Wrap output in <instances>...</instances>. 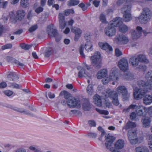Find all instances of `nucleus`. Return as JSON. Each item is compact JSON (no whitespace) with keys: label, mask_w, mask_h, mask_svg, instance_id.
Masks as SVG:
<instances>
[{"label":"nucleus","mask_w":152,"mask_h":152,"mask_svg":"<svg viewBox=\"0 0 152 152\" xmlns=\"http://www.w3.org/2000/svg\"><path fill=\"white\" fill-rule=\"evenodd\" d=\"M137 84L142 88L138 89L134 92V97L135 99H141L146 93L152 90V83L150 82L140 80L137 82Z\"/></svg>","instance_id":"f257e3e1"},{"label":"nucleus","mask_w":152,"mask_h":152,"mask_svg":"<svg viewBox=\"0 0 152 152\" xmlns=\"http://www.w3.org/2000/svg\"><path fill=\"white\" fill-rule=\"evenodd\" d=\"M152 12L148 8L145 7L142 10V12L139 17V19L141 23H146L151 18Z\"/></svg>","instance_id":"f03ea898"},{"label":"nucleus","mask_w":152,"mask_h":152,"mask_svg":"<svg viewBox=\"0 0 152 152\" xmlns=\"http://www.w3.org/2000/svg\"><path fill=\"white\" fill-rule=\"evenodd\" d=\"M117 93L121 94L124 101L128 100L129 98L130 94L127 91V88L124 86H119L116 89Z\"/></svg>","instance_id":"7ed1b4c3"},{"label":"nucleus","mask_w":152,"mask_h":152,"mask_svg":"<svg viewBox=\"0 0 152 152\" xmlns=\"http://www.w3.org/2000/svg\"><path fill=\"white\" fill-rule=\"evenodd\" d=\"M105 140H106V142L105 143V145L107 148L110 149V151L112 152H121L116 150L114 149L113 148H110L115 140L114 137L110 134H108L105 135Z\"/></svg>","instance_id":"20e7f679"},{"label":"nucleus","mask_w":152,"mask_h":152,"mask_svg":"<svg viewBox=\"0 0 152 152\" xmlns=\"http://www.w3.org/2000/svg\"><path fill=\"white\" fill-rule=\"evenodd\" d=\"M84 48H85V50L88 52L91 51L93 49L92 44L90 41L87 42L85 45H81L79 48V51L81 56L83 58H85V55L83 53Z\"/></svg>","instance_id":"39448f33"},{"label":"nucleus","mask_w":152,"mask_h":152,"mask_svg":"<svg viewBox=\"0 0 152 152\" xmlns=\"http://www.w3.org/2000/svg\"><path fill=\"white\" fill-rule=\"evenodd\" d=\"M67 105L69 107L78 108L80 107L81 103L79 99L71 97L66 102Z\"/></svg>","instance_id":"423d86ee"},{"label":"nucleus","mask_w":152,"mask_h":152,"mask_svg":"<svg viewBox=\"0 0 152 152\" xmlns=\"http://www.w3.org/2000/svg\"><path fill=\"white\" fill-rule=\"evenodd\" d=\"M118 66L120 70L125 72L129 69V66L127 60L123 58L121 59L118 62Z\"/></svg>","instance_id":"0eeeda50"},{"label":"nucleus","mask_w":152,"mask_h":152,"mask_svg":"<svg viewBox=\"0 0 152 152\" xmlns=\"http://www.w3.org/2000/svg\"><path fill=\"white\" fill-rule=\"evenodd\" d=\"M47 31L48 35L50 36L55 37L56 42H58L60 41L61 39V37L58 34L56 29L50 28L49 26H48L47 28Z\"/></svg>","instance_id":"6e6552de"},{"label":"nucleus","mask_w":152,"mask_h":152,"mask_svg":"<svg viewBox=\"0 0 152 152\" xmlns=\"http://www.w3.org/2000/svg\"><path fill=\"white\" fill-rule=\"evenodd\" d=\"M115 42L119 45L125 44L129 42L128 38L124 35L121 34L116 36L115 38Z\"/></svg>","instance_id":"1a4fd4ad"},{"label":"nucleus","mask_w":152,"mask_h":152,"mask_svg":"<svg viewBox=\"0 0 152 152\" xmlns=\"http://www.w3.org/2000/svg\"><path fill=\"white\" fill-rule=\"evenodd\" d=\"M142 33H143L145 36H146L148 33H146L145 31L142 30V28L140 26L137 27L136 31H134L132 33V35L133 39H137L140 37Z\"/></svg>","instance_id":"9d476101"},{"label":"nucleus","mask_w":152,"mask_h":152,"mask_svg":"<svg viewBox=\"0 0 152 152\" xmlns=\"http://www.w3.org/2000/svg\"><path fill=\"white\" fill-rule=\"evenodd\" d=\"M117 93L115 91H113L110 88L106 89L103 93V96L105 98H112L116 96Z\"/></svg>","instance_id":"9b49d317"},{"label":"nucleus","mask_w":152,"mask_h":152,"mask_svg":"<svg viewBox=\"0 0 152 152\" xmlns=\"http://www.w3.org/2000/svg\"><path fill=\"white\" fill-rule=\"evenodd\" d=\"M105 32L107 36L112 37L115 34L116 30L113 26L108 25L105 29Z\"/></svg>","instance_id":"f8f14e48"},{"label":"nucleus","mask_w":152,"mask_h":152,"mask_svg":"<svg viewBox=\"0 0 152 152\" xmlns=\"http://www.w3.org/2000/svg\"><path fill=\"white\" fill-rule=\"evenodd\" d=\"M71 31L75 34L74 39V40L76 41H77L81 34V30L79 28L75 27H72L71 28Z\"/></svg>","instance_id":"ddd939ff"},{"label":"nucleus","mask_w":152,"mask_h":152,"mask_svg":"<svg viewBox=\"0 0 152 152\" xmlns=\"http://www.w3.org/2000/svg\"><path fill=\"white\" fill-rule=\"evenodd\" d=\"M118 74V69L115 68H113L110 71L109 77L113 80H117Z\"/></svg>","instance_id":"4468645a"},{"label":"nucleus","mask_w":152,"mask_h":152,"mask_svg":"<svg viewBox=\"0 0 152 152\" xmlns=\"http://www.w3.org/2000/svg\"><path fill=\"white\" fill-rule=\"evenodd\" d=\"M16 15L14 18V20L15 22L17 20H21L25 15V11L22 10H18L16 12Z\"/></svg>","instance_id":"2eb2a0df"},{"label":"nucleus","mask_w":152,"mask_h":152,"mask_svg":"<svg viewBox=\"0 0 152 152\" xmlns=\"http://www.w3.org/2000/svg\"><path fill=\"white\" fill-rule=\"evenodd\" d=\"M58 18L60 28L61 29H63L66 26L65 18L64 14L59 13L58 14Z\"/></svg>","instance_id":"dca6fc26"},{"label":"nucleus","mask_w":152,"mask_h":152,"mask_svg":"<svg viewBox=\"0 0 152 152\" xmlns=\"http://www.w3.org/2000/svg\"><path fill=\"white\" fill-rule=\"evenodd\" d=\"M102 58L101 57V54L99 52L96 53V68L99 69L102 66Z\"/></svg>","instance_id":"f3484780"},{"label":"nucleus","mask_w":152,"mask_h":152,"mask_svg":"<svg viewBox=\"0 0 152 152\" xmlns=\"http://www.w3.org/2000/svg\"><path fill=\"white\" fill-rule=\"evenodd\" d=\"M122 23L121 18L119 17H117L114 18L113 20L111 21L109 25L113 26V27L119 26Z\"/></svg>","instance_id":"a211bd4d"},{"label":"nucleus","mask_w":152,"mask_h":152,"mask_svg":"<svg viewBox=\"0 0 152 152\" xmlns=\"http://www.w3.org/2000/svg\"><path fill=\"white\" fill-rule=\"evenodd\" d=\"M107 70L106 69H102L99 71L97 74L98 79H101L104 77H106L107 76Z\"/></svg>","instance_id":"6ab92c4d"},{"label":"nucleus","mask_w":152,"mask_h":152,"mask_svg":"<svg viewBox=\"0 0 152 152\" xmlns=\"http://www.w3.org/2000/svg\"><path fill=\"white\" fill-rule=\"evenodd\" d=\"M151 120L149 118L146 117H144L141 120L143 126L145 128L148 127L150 125Z\"/></svg>","instance_id":"aec40b11"},{"label":"nucleus","mask_w":152,"mask_h":152,"mask_svg":"<svg viewBox=\"0 0 152 152\" xmlns=\"http://www.w3.org/2000/svg\"><path fill=\"white\" fill-rule=\"evenodd\" d=\"M98 45L100 48L103 50L110 51L112 50V48L107 43L99 42Z\"/></svg>","instance_id":"412c9836"},{"label":"nucleus","mask_w":152,"mask_h":152,"mask_svg":"<svg viewBox=\"0 0 152 152\" xmlns=\"http://www.w3.org/2000/svg\"><path fill=\"white\" fill-rule=\"evenodd\" d=\"M78 69H80V71H79L78 73V77L79 78H81L83 76L85 77H88L89 78H90L91 76L88 75L85 72V69L81 68L80 66H78L77 68Z\"/></svg>","instance_id":"4be33fe9"},{"label":"nucleus","mask_w":152,"mask_h":152,"mask_svg":"<svg viewBox=\"0 0 152 152\" xmlns=\"http://www.w3.org/2000/svg\"><path fill=\"white\" fill-rule=\"evenodd\" d=\"M90 60L91 62V65L90 66H88L86 64V63H84L85 66L86 67L87 69L88 70H90L91 69L93 68V67H94L95 65V56H91Z\"/></svg>","instance_id":"5701e85b"},{"label":"nucleus","mask_w":152,"mask_h":152,"mask_svg":"<svg viewBox=\"0 0 152 152\" xmlns=\"http://www.w3.org/2000/svg\"><path fill=\"white\" fill-rule=\"evenodd\" d=\"M139 62L135 56L131 57L129 60V63L133 67L137 66L139 64Z\"/></svg>","instance_id":"b1692460"},{"label":"nucleus","mask_w":152,"mask_h":152,"mask_svg":"<svg viewBox=\"0 0 152 152\" xmlns=\"http://www.w3.org/2000/svg\"><path fill=\"white\" fill-rule=\"evenodd\" d=\"M144 103L147 105L150 104L152 102V96L150 95H146L143 98Z\"/></svg>","instance_id":"393cba45"},{"label":"nucleus","mask_w":152,"mask_h":152,"mask_svg":"<svg viewBox=\"0 0 152 152\" xmlns=\"http://www.w3.org/2000/svg\"><path fill=\"white\" fill-rule=\"evenodd\" d=\"M123 75V78L127 80H131L134 79V75L129 72H125Z\"/></svg>","instance_id":"a878e982"},{"label":"nucleus","mask_w":152,"mask_h":152,"mask_svg":"<svg viewBox=\"0 0 152 152\" xmlns=\"http://www.w3.org/2000/svg\"><path fill=\"white\" fill-rule=\"evenodd\" d=\"M94 85L92 84L88 85L86 88L87 93L90 96L92 95L94 93Z\"/></svg>","instance_id":"bb28decb"},{"label":"nucleus","mask_w":152,"mask_h":152,"mask_svg":"<svg viewBox=\"0 0 152 152\" xmlns=\"http://www.w3.org/2000/svg\"><path fill=\"white\" fill-rule=\"evenodd\" d=\"M7 107L18 112L21 113H24L26 114H28V113L27 111H25L22 108H19L16 107H14L11 105H8Z\"/></svg>","instance_id":"cd10ccee"},{"label":"nucleus","mask_w":152,"mask_h":152,"mask_svg":"<svg viewBox=\"0 0 152 152\" xmlns=\"http://www.w3.org/2000/svg\"><path fill=\"white\" fill-rule=\"evenodd\" d=\"M124 143L122 140H118L115 144V148L118 149H121L124 146Z\"/></svg>","instance_id":"c85d7f7f"},{"label":"nucleus","mask_w":152,"mask_h":152,"mask_svg":"<svg viewBox=\"0 0 152 152\" xmlns=\"http://www.w3.org/2000/svg\"><path fill=\"white\" fill-rule=\"evenodd\" d=\"M131 136L130 134H129V136L128 139L130 143L132 145L136 144L138 142V140L137 136H135V134H134V136L133 137H132Z\"/></svg>","instance_id":"c756f323"},{"label":"nucleus","mask_w":152,"mask_h":152,"mask_svg":"<svg viewBox=\"0 0 152 152\" xmlns=\"http://www.w3.org/2000/svg\"><path fill=\"white\" fill-rule=\"evenodd\" d=\"M136 125L135 123L132 121H129L126 124V126L124 127L126 130L129 129H132L135 127Z\"/></svg>","instance_id":"7c9ffc66"},{"label":"nucleus","mask_w":152,"mask_h":152,"mask_svg":"<svg viewBox=\"0 0 152 152\" xmlns=\"http://www.w3.org/2000/svg\"><path fill=\"white\" fill-rule=\"evenodd\" d=\"M118 29L120 32L125 33L128 30L129 28L127 26L122 23L119 26Z\"/></svg>","instance_id":"2f4dec72"},{"label":"nucleus","mask_w":152,"mask_h":152,"mask_svg":"<svg viewBox=\"0 0 152 152\" xmlns=\"http://www.w3.org/2000/svg\"><path fill=\"white\" fill-rule=\"evenodd\" d=\"M136 57L139 62L146 63L148 62V60L147 59L145 56L144 55L140 54L138 55Z\"/></svg>","instance_id":"473e14b6"},{"label":"nucleus","mask_w":152,"mask_h":152,"mask_svg":"<svg viewBox=\"0 0 152 152\" xmlns=\"http://www.w3.org/2000/svg\"><path fill=\"white\" fill-rule=\"evenodd\" d=\"M136 152H149L148 148L146 147L141 146L135 148Z\"/></svg>","instance_id":"72a5a7b5"},{"label":"nucleus","mask_w":152,"mask_h":152,"mask_svg":"<svg viewBox=\"0 0 152 152\" xmlns=\"http://www.w3.org/2000/svg\"><path fill=\"white\" fill-rule=\"evenodd\" d=\"M131 7L130 5H125L121 8V12L124 13L127 12H130Z\"/></svg>","instance_id":"f704fd0d"},{"label":"nucleus","mask_w":152,"mask_h":152,"mask_svg":"<svg viewBox=\"0 0 152 152\" xmlns=\"http://www.w3.org/2000/svg\"><path fill=\"white\" fill-rule=\"evenodd\" d=\"M123 18L124 21L128 22L130 20L132 19V15L130 12H127L123 13Z\"/></svg>","instance_id":"c9c22d12"},{"label":"nucleus","mask_w":152,"mask_h":152,"mask_svg":"<svg viewBox=\"0 0 152 152\" xmlns=\"http://www.w3.org/2000/svg\"><path fill=\"white\" fill-rule=\"evenodd\" d=\"M60 96H64V98L66 99H69L71 97H72L71 94L66 91H61L60 94Z\"/></svg>","instance_id":"e433bc0d"},{"label":"nucleus","mask_w":152,"mask_h":152,"mask_svg":"<svg viewBox=\"0 0 152 152\" xmlns=\"http://www.w3.org/2000/svg\"><path fill=\"white\" fill-rule=\"evenodd\" d=\"M11 76L12 77V80L15 81L18 79V76L14 72H10L7 75V77L10 80H11Z\"/></svg>","instance_id":"4c0bfd02"},{"label":"nucleus","mask_w":152,"mask_h":152,"mask_svg":"<svg viewBox=\"0 0 152 152\" xmlns=\"http://www.w3.org/2000/svg\"><path fill=\"white\" fill-rule=\"evenodd\" d=\"M54 52L53 48L52 47H49L47 48L45 53V56L47 57H49Z\"/></svg>","instance_id":"58836bf2"},{"label":"nucleus","mask_w":152,"mask_h":152,"mask_svg":"<svg viewBox=\"0 0 152 152\" xmlns=\"http://www.w3.org/2000/svg\"><path fill=\"white\" fill-rule=\"evenodd\" d=\"M96 105L98 107H101L102 105V101L100 96L96 94Z\"/></svg>","instance_id":"ea45409f"},{"label":"nucleus","mask_w":152,"mask_h":152,"mask_svg":"<svg viewBox=\"0 0 152 152\" xmlns=\"http://www.w3.org/2000/svg\"><path fill=\"white\" fill-rule=\"evenodd\" d=\"M137 114V116L144 117L145 115V108H142L138 110H136Z\"/></svg>","instance_id":"a19ab883"},{"label":"nucleus","mask_w":152,"mask_h":152,"mask_svg":"<svg viewBox=\"0 0 152 152\" xmlns=\"http://www.w3.org/2000/svg\"><path fill=\"white\" fill-rule=\"evenodd\" d=\"M79 2V0H70L68 1L67 5L69 6H72L78 4Z\"/></svg>","instance_id":"79ce46f5"},{"label":"nucleus","mask_w":152,"mask_h":152,"mask_svg":"<svg viewBox=\"0 0 152 152\" xmlns=\"http://www.w3.org/2000/svg\"><path fill=\"white\" fill-rule=\"evenodd\" d=\"M28 1L27 0H21L20 5L21 7L23 8H26L28 6Z\"/></svg>","instance_id":"37998d69"},{"label":"nucleus","mask_w":152,"mask_h":152,"mask_svg":"<svg viewBox=\"0 0 152 152\" xmlns=\"http://www.w3.org/2000/svg\"><path fill=\"white\" fill-rule=\"evenodd\" d=\"M83 108L85 111H88L91 109L90 104L88 102H85L83 104Z\"/></svg>","instance_id":"c03bdc74"},{"label":"nucleus","mask_w":152,"mask_h":152,"mask_svg":"<svg viewBox=\"0 0 152 152\" xmlns=\"http://www.w3.org/2000/svg\"><path fill=\"white\" fill-rule=\"evenodd\" d=\"M145 77L146 79L152 82V71L148 72L145 75Z\"/></svg>","instance_id":"a18cd8bd"},{"label":"nucleus","mask_w":152,"mask_h":152,"mask_svg":"<svg viewBox=\"0 0 152 152\" xmlns=\"http://www.w3.org/2000/svg\"><path fill=\"white\" fill-rule=\"evenodd\" d=\"M70 13L74 14V10L72 9H68L65 10L64 11V15L65 16H67L69 15Z\"/></svg>","instance_id":"49530a36"},{"label":"nucleus","mask_w":152,"mask_h":152,"mask_svg":"<svg viewBox=\"0 0 152 152\" xmlns=\"http://www.w3.org/2000/svg\"><path fill=\"white\" fill-rule=\"evenodd\" d=\"M116 96L113 98V104L116 106H118L119 104V102L118 100V94H117Z\"/></svg>","instance_id":"de8ad7c7"},{"label":"nucleus","mask_w":152,"mask_h":152,"mask_svg":"<svg viewBox=\"0 0 152 152\" xmlns=\"http://www.w3.org/2000/svg\"><path fill=\"white\" fill-rule=\"evenodd\" d=\"M137 114L134 112H133L131 113L130 115V118L132 120L137 121L138 118H137Z\"/></svg>","instance_id":"09e8293b"},{"label":"nucleus","mask_w":152,"mask_h":152,"mask_svg":"<svg viewBox=\"0 0 152 152\" xmlns=\"http://www.w3.org/2000/svg\"><path fill=\"white\" fill-rule=\"evenodd\" d=\"M20 46L23 49L28 50L31 48L32 47V45H28L24 43H22L20 44Z\"/></svg>","instance_id":"8fccbe9b"},{"label":"nucleus","mask_w":152,"mask_h":152,"mask_svg":"<svg viewBox=\"0 0 152 152\" xmlns=\"http://www.w3.org/2000/svg\"><path fill=\"white\" fill-rule=\"evenodd\" d=\"M129 107L130 109L131 110H134L135 109H138L140 108L141 107H142V106L141 105H137L136 104H131L129 106Z\"/></svg>","instance_id":"3c124183"},{"label":"nucleus","mask_w":152,"mask_h":152,"mask_svg":"<svg viewBox=\"0 0 152 152\" xmlns=\"http://www.w3.org/2000/svg\"><path fill=\"white\" fill-rule=\"evenodd\" d=\"M96 110L100 114L107 115L109 114L107 110H100L97 108H96Z\"/></svg>","instance_id":"603ef678"},{"label":"nucleus","mask_w":152,"mask_h":152,"mask_svg":"<svg viewBox=\"0 0 152 152\" xmlns=\"http://www.w3.org/2000/svg\"><path fill=\"white\" fill-rule=\"evenodd\" d=\"M38 28V26L37 24H35L29 28L28 30V31L30 32H32L36 30Z\"/></svg>","instance_id":"864d4df0"},{"label":"nucleus","mask_w":152,"mask_h":152,"mask_svg":"<svg viewBox=\"0 0 152 152\" xmlns=\"http://www.w3.org/2000/svg\"><path fill=\"white\" fill-rule=\"evenodd\" d=\"M129 134H130L131 136L132 137H133L134 136V134H135V136H136V133L135 131L133 130H129L128 132V137L129 138Z\"/></svg>","instance_id":"5fc2aeb1"},{"label":"nucleus","mask_w":152,"mask_h":152,"mask_svg":"<svg viewBox=\"0 0 152 152\" xmlns=\"http://www.w3.org/2000/svg\"><path fill=\"white\" fill-rule=\"evenodd\" d=\"M100 19L102 23H107L106 20L105 16L104 15L101 14L100 17Z\"/></svg>","instance_id":"6e6d98bb"},{"label":"nucleus","mask_w":152,"mask_h":152,"mask_svg":"<svg viewBox=\"0 0 152 152\" xmlns=\"http://www.w3.org/2000/svg\"><path fill=\"white\" fill-rule=\"evenodd\" d=\"M43 8L42 6H39L37 7L35 10V11L37 14H39L40 13L43 11Z\"/></svg>","instance_id":"4d7b16f0"},{"label":"nucleus","mask_w":152,"mask_h":152,"mask_svg":"<svg viewBox=\"0 0 152 152\" xmlns=\"http://www.w3.org/2000/svg\"><path fill=\"white\" fill-rule=\"evenodd\" d=\"M78 6L81 8L83 11H85L87 9V7H86V5L83 3H81L79 4Z\"/></svg>","instance_id":"13d9d810"},{"label":"nucleus","mask_w":152,"mask_h":152,"mask_svg":"<svg viewBox=\"0 0 152 152\" xmlns=\"http://www.w3.org/2000/svg\"><path fill=\"white\" fill-rule=\"evenodd\" d=\"M91 33L89 32L86 33L84 36L85 39L88 41H90L91 39Z\"/></svg>","instance_id":"bf43d9fd"},{"label":"nucleus","mask_w":152,"mask_h":152,"mask_svg":"<svg viewBox=\"0 0 152 152\" xmlns=\"http://www.w3.org/2000/svg\"><path fill=\"white\" fill-rule=\"evenodd\" d=\"M12 45L11 44H9L2 46V49L4 50L6 49L11 48H12Z\"/></svg>","instance_id":"052dcab7"},{"label":"nucleus","mask_w":152,"mask_h":152,"mask_svg":"<svg viewBox=\"0 0 152 152\" xmlns=\"http://www.w3.org/2000/svg\"><path fill=\"white\" fill-rule=\"evenodd\" d=\"M10 86L13 87L14 88H20V86L19 85L16 83H10Z\"/></svg>","instance_id":"680f3d73"},{"label":"nucleus","mask_w":152,"mask_h":152,"mask_svg":"<svg viewBox=\"0 0 152 152\" xmlns=\"http://www.w3.org/2000/svg\"><path fill=\"white\" fill-rule=\"evenodd\" d=\"M110 78H108V77H104L102 80V82L104 84H106L108 83L109 82V80Z\"/></svg>","instance_id":"e2e57ef3"},{"label":"nucleus","mask_w":152,"mask_h":152,"mask_svg":"<svg viewBox=\"0 0 152 152\" xmlns=\"http://www.w3.org/2000/svg\"><path fill=\"white\" fill-rule=\"evenodd\" d=\"M7 4V1H1V0H0V7H2L3 8H5Z\"/></svg>","instance_id":"0e129e2a"},{"label":"nucleus","mask_w":152,"mask_h":152,"mask_svg":"<svg viewBox=\"0 0 152 152\" xmlns=\"http://www.w3.org/2000/svg\"><path fill=\"white\" fill-rule=\"evenodd\" d=\"M88 123L90 127L95 126V121L94 120H89L88 121Z\"/></svg>","instance_id":"69168bd1"},{"label":"nucleus","mask_w":152,"mask_h":152,"mask_svg":"<svg viewBox=\"0 0 152 152\" xmlns=\"http://www.w3.org/2000/svg\"><path fill=\"white\" fill-rule=\"evenodd\" d=\"M115 54L116 56H121L122 53L121 52L118 48H116L115 50Z\"/></svg>","instance_id":"338daca9"},{"label":"nucleus","mask_w":152,"mask_h":152,"mask_svg":"<svg viewBox=\"0 0 152 152\" xmlns=\"http://www.w3.org/2000/svg\"><path fill=\"white\" fill-rule=\"evenodd\" d=\"M4 94L8 96H11L13 93L12 91L10 90H6L4 92Z\"/></svg>","instance_id":"774afa93"}]
</instances>
